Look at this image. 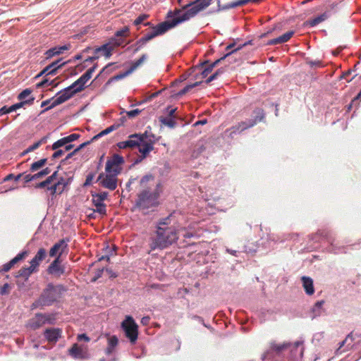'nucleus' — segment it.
I'll return each instance as SVG.
<instances>
[{
	"label": "nucleus",
	"mask_w": 361,
	"mask_h": 361,
	"mask_svg": "<svg viewBox=\"0 0 361 361\" xmlns=\"http://www.w3.org/2000/svg\"><path fill=\"white\" fill-rule=\"evenodd\" d=\"M353 340L354 338L353 337L352 333H350L346 336V338L343 341V343H346L348 349H350L352 348V343Z\"/></svg>",
	"instance_id": "a19ab883"
},
{
	"label": "nucleus",
	"mask_w": 361,
	"mask_h": 361,
	"mask_svg": "<svg viewBox=\"0 0 361 361\" xmlns=\"http://www.w3.org/2000/svg\"><path fill=\"white\" fill-rule=\"evenodd\" d=\"M148 18V15L142 14L139 16L134 21V24L135 25H138L141 24L145 20H146Z\"/></svg>",
	"instance_id": "79ce46f5"
},
{
	"label": "nucleus",
	"mask_w": 361,
	"mask_h": 361,
	"mask_svg": "<svg viewBox=\"0 0 361 361\" xmlns=\"http://www.w3.org/2000/svg\"><path fill=\"white\" fill-rule=\"evenodd\" d=\"M176 111V109H170V107H168L166 109V111L168 113V115L170 116V117H173V114L175 113V111Z\"/></svg>",
	"instance_id": "0e129e2a"
},
{
	"label": "nucleus",
	"mask_w": 361,
	"mask_h": 361,
	"mask_svg": "<svg viewBox=\"0 0 361 361\" xmlns=\"http://www.w3.org/2000/svg\"><path fill=\"white\" fill-rule=\"evenodd\" d=\"M89 144V141L87 142H85L81 145H80L76 149H75V150L73 151V152L69 154L67 157V158L68 157H71L72 156L73 154L75 153L76 152L79 151L80 149L83 148L85 146H86L87 145Z\"/></svg>",
	"instance_id": "864d4df0"
},
{
	"label": "nucleus",
	"mask_w": 361,
	"mask_h": 361,
	"mask_svg": "<svg viewBox=\"0 0 361 361\" xmlns=\"http://www.w3.org/2000/svg\"><path fill=\"white\" fill-rule=\"evenodd\" d=\"M61 59H59L52 62L36 75L35 78H37L44 75V78L36 83V88H48L50 87L48 90H51L52 88L59 85L60 82H56V79H51L49 76L56 75L58 69L66 63V62H61Z\"/></svg>",
	"instance_id": "20e7f679"
},
{
	"label": "nucleus",
	"mask_w": 361,
	"mask_h": 361,
	"mask_svg": "<svg viewBox=\"0 0 361 361\" xmlns=\"http://www.w3.org/2000/svg\"><path fill=\"white\" fill-rule=\"evenodd\" d=\"M113 47L109 44H104L102 47L95 49L94 56H92V60L94 58H99L100 56H104L105 59H108L111 55Z\"/></svg>",
	"instance_id": "6ab92c4d"
},
{
	"label": "nucleus",
	"mask_w": 361,
	"mask_h": 361,
	"mask_svg": "<svg viewBox=\"0 0 361 361\" xmlns=\"http://www.w3.org/2000/svg\"><path fill=\"white\" fill-rule=\"evenodd\" d=\"M54 318L49 314H37L33 318L30 319L27 326L32 329H37L45 324H52Z\"/></svg>",
	"instance_id": "ddd939ff"
},
{
	"label": "nucleus",
	"mask_w": 361,
	"mask_h": 361,
	"mask_svg": "<svg viewBox=\"0 0 361 361\" xmlns=\"http://www.w3.org/2000/svg\"><path fill=\"white\" fill-rule=\"evenodd\" d=\"M59 257L51 264L49 267V271L51 273H58L60 271V267L59 266Z\"/></svg>",
	"instance_id": "2f4dec72"
},
{
	"label": "nucleus",
	"mask_w": 361,
	"mask_h": 361,
	"mask_svg": "<svg viewBox=\"0 0 361 361\" xmlns=\"http://www.w3.org/2000/svg\"><path fill=\"white\" fill-rule=\"evenodd\" d=\"M59 54H60V51L58 50L57 47L49 49L45 53L46 59H50L54 56L59 55Z\"/></svg>",
	"instance_id": "473e14b6"
},
{
	"label": "nucleus",
	"mask_w": 361,
	"mask_h": 361,
	"mask_svg": "<svg viewBox=\"0 0 361 361\" xmlns=\"http://www.w3.org/2000/svg\"><path fill=\"white\" fill-rule=\"evenodd\" d=\"M26 255H27V252H20V253L18 254L13 259H12L9 262V263L11 264L12 267H13L14 264H16L20 260L23 259Z\"/></svg>",
	"instance_id": "c9c22d12"
},
{
	"label": "nucleus",
	"mask_w": 361,
	"mask_h": 361,
	"mask_svg": "<svg viewBox=\"0 0 361 361\" xmlns=\"http://www.w3.org/2000/svg\"><path fill=\"white\" fill-rule=\"evenodd\" d=\"M121 327L126 336L130 339L131 343H135L137 339L138 326L133 318L131 316H126V319L121 323Z\"/></svg>",
	"instance_id": "0eeeda50"
},
{
	"label": "nucleus",
	"mask_w": 361,
	"mask_h": 361,
	"mask_svg": "<svg viewBox=\"0 0 361 361\" xmlns=\"http://www.w3.org/2000/svg\"><path fill=\"white\" fill-rule=\"evenodd\" d=\"M24 179H25V182L28 183V182H30L31 180H34V177H33V175L26 174L24 176Z\"/></svg>",
	"instance_id": "e2e57ef3"
},
{
	"label": "nucleus",
	"mask_w": 361,
	"mask_h": 361,
	"mask_svg": "<svg viewBox=\"0 0 361 361\" xmlns=\"http://www.w3.org/2000/svg\"><path fill=\"white\" fill-rule=\"evenodd\" d=\"M61 288L48 285L39 298V302L42 305H49L55 301L59 296Z\"/></svg>",
	"instance_id": "6e6552de"
},
{
	"label": "nucleus",
	"mask_w": 361,
	"mask_h": 361,
	"mask_svg": "<svg viewBox=\"0 0 361 361\" xmlns=\"http://www.w3.org/2000/svg\"><path fill=\"white\" fill-rule=\"evenodd\" d=\"M103 271H104V268L99 269L97 271V272L96 273L95 276L93 279H92V281H96L97 279H99L101 276Z\"/></svg>",
	"instance_id": "052dcab7"
},
{
	"label": "nucleus",
	"mask_w": 361,
	"mask_h": 361,
	"mask_svg": "<svg viewBox=\"0 0 361 361\" xmlns=\"http://www.w3.org/2000/svg\"><path fill=\"white\" fill-rule=\"evenodd\" d=\"M159 121L164 126H166L171 128L176 126V122L172 118H168L163 116L159 118Z\"/></svg>",
	"instance_id": "c85d7f7f"
},
{
	"label": "nucleus",
	"mask_w": 361,
	"mask_h": 361,
	"mask_svg": "<svg viewBox=\"0 0 361 361\" xmlns=\"http://www.w3.org/2000/svg\"><path fill=\"white\" fill-rule=\"evenodd\" d=\"M153 180H154V177L152 175H146L141 179L140 184L143 188H145V183L150 182V181H153Z\"/></svg>",
	"instance_id": "ea45409f"
},
{
	"label": "nucleus",
	"mask_w": 361,
	"mask_h": 361,
	"mask_svg": "<svg viewBox=\"0 0 361 361\" xmlns=\"http://www.w3.org/2000/svg\"><path fill=\"white\" fill-rule=\"evenodd\" d=\"M118 146L121 149L138 147L141 158L144 159L153 149V141L147 133L133 134L130 136V140L119 142Z\"/></svg>",
	"instance_id": "7ed1b4c3"
},
{
	"label": "nucleus",
	"mask_w": 361,
	"mask_h": 361,
	"mask_svg": "<svg viewBox=\"0 0 361 361\" xmlns=\"http://www.w3.org/2000/svg\"><path fill=\"white\" fill-rule=\"evenodd\" d=\"M57 171H55L49 176L45 180L35 185L36 188H47L48 189L54 182V180L56 178Z\"/></svg>",
	"instance_id": "393cba45"
},
{
	"label": "nucleus",
	"mask_w": 361,
	"mask_h": 361,
	"mask_svg": "<svg viewBox=\"0 0 361 361\" xmlns=\"http://www.w3.org/2000/svg\"><path fill=\"white\" fill-rule=\"evenodd\" d=\"M97 181L102 187L111 190H114L117 188L118 178L116 176L111 173H102L99 176Z\"/></svg>",
	"instance_id": "4468645a"
},
{
	"label": "nucleus",
	"mask_w": 361,
	"mask_h": 361,
	"mask_svg": "<svg viewBox=\"0 0 361 361\" xmlns=\"http://www.w3.org/2000/svg\"><path fill=\"white\" fill-rule=\"evenodd\" d=\"M8 288H9L8 284V283L4 284L1 288V294H2V295L7 294L8 293Z\"/></svg>",
	"instance_id": "4d7b16f0"
},
{
	"label": "nucleus",
	"mask_w": 361,
	"mask_h": 361,
	"mask_svg": "<svg viewBox=\"0 0 361 361\" xmlns=\"http://www.w3.org/2000/svg\"><path fill=\"white\" fill-rule=\"evenodd\" d=\"M59 54H60V51L58 50L57 47L49 49L45 53L46 59H50L54 56L59 55Z\"/></svg>",
	"instance_id": "72a5a7b5"
},
{
	"label": "nucleus",
	"mask_w": 361,
	"mask_h": 361,
	"mask_svg": "<svg viewBox=\"0 0 361 361\" xmlns=\"http://www.w3.org/2000/svg\"><path fill=\"white\" fill-rule=\"evenodd\" d=\"M90 184V174L87 175L86 177L85 182L83 184V186H87Z\"/></svg>",
	"instance_id": "774afa93"
},
{
	"label": "nucleus",
	"mask_w": 361,
	"mask_h": 361,
	"mask_svg": "<svg viewBox=\"0 0 361 361\" xmlns=\"http://www.w3.org/2000/svg\"><path fill=\"white\" fill-rule=\"evenodd\" d=\"M79 137V135L76 133L71 134L68 136L64 137L66 141L67 142L68 145H70L69 143L75 140Z\"/></svg>",
	"instance_id": "a18cd8bd"
},
{
	"label": "nucleus",
	"mask_w": 361,
	"mask_h": 361,
	"mask_svg": "<svg viewBox=\"0 0 361 361\" xmlns=\"http://www.w3.org/2000/svg\"><path fill=\"white\" fill-rule=\"evenodd\" d=\"M149 317H142V320H141V323L143 324V325H147L149 322Z\"/></svg>",
	"instance_id": "69168bd1"
},
{
	"label": "nucleus",
	"mask_w": 361,
	"mask_h": 361,
	"mask_svg": "<svg viewBox=\"0 0 361 361\" xmlns=\"http://www.w3.org/2000/svg\"><path fill=\"white\" fill-rule=\"evenodd\" d=\"M26 255H27V252H20V253L18 254L13 259H12L9 262V263L11 264L12 267H13L14 264H16L20 260L23 259Z\"/></svg>",
	"instance_id": "e433bc0d"
},
{
	"label": "nucleus",
	"mask_w": 361,
	"mask_h": 361,
	"mask_svg": "<svg viewBox=\"0 0 361 361\" xmlns=\"http://www.w3.org/2000/svg\"><path fill=\"white\" fill-rule=\"evenodd\" d=\"M23 105H24L23 102H19V103L15 104L11 106H9L10 107V111H11V112L15 111L17 109L21 108Z\"/></svg>",
	"instance_id": "8fccbe9b"
},
{
	"label": "nucleus",
	"mask_w": 361,
	"mask_h": 361,
	"mask_svg": "<svg viewBox=\"0 0 361 361\" xmlns=\"http://www.w3.org/2000/svg\"><path fill=\"white\" fill-rule=\"evenodd\" d=\"M46 137H43L40 140H39L38 142L34 143L33 145H32L31 146H30L25 151H24L23 152V155L28 153V152H32L34 150H35L36 149H37L40 145H42V144L45 143L46 142Z\"/></svg>",
	"instance_id": "cd10ccee"
},
{
	"label": "nucleus",
	"mask_w": 361,
	"mask_h": 361,
	"mask_svg": "<svg viewBox=\"0 0 361 361\" xmlns=\"http://www.w3.org/2000/svg\"><path fill=\"white\" fill-rule=\"evenodd\" d=\"M70 178H59L57 175L54 183L48 188V190L51 191V195L61 194L70 183Z\"/></svg>",
	"instance_id": "f3484780"
},
{
	"label": "nucleus",
	"mask_w": 361,
	"mask_h": 361,
	"mask_svg": "<svg viewBox=\"0 0 361 361\" xmlns=\"http://www.w3.org/2000/svg\"><path fill=\"white\" fill-rule=\"evenodd\" d=\"M31 92H21L18 98L23 104H30L34 100V97L30 94Z\"/></svg>",
	"instance_id": "bb28decb"
},
{
	"label": "nucleus",
	"mask_w": 361,
	"mask_h": 361,
	"mask_svg": "<svg viewBox=\"0 0 361 361\" xmlns=\"http://www.w3.org/2000/svg\"><path fill=\"white\" fill-rule=\"evenodd\" d=\"M56 152L53 154L52 155V157L54 159H57V158H59L61 157L63 154L64 152H66L65 151V149H57L56 150H55Z\"/></svg>",
	"instance_id": "de8ad7c7"
},
{
	"label": "nucleus",
	"mask_w": 361,
	"mask_h": 361,
	"mask_svg": "<svg viewBox=\"0 0 361 361\" xmlns=\"http://www.w3.org/2000/svg\"><path fill=\"white\" fill-rule=\"evenodd\" d=\"M288 346V344L284 343L282 345L272 344L271 348L277 352H280L281 350L286 348Z\"/></svg>",
	"instance_id": "37998d69"
},
{
	"label": "nucleus",
	"mask_w": 361,
	"mask_h": 361,
	"mask_svg": "<svg viewBox=\"0 0 361 361\" xmlns=\"http://www.w3.org/2000/svg\"><path fill=\"white\" fill-rule=\"evenodd\" d=\"M108 192H101L96 195L92 194V202L95 208L92 207V215L97 213L99 216L104 214L106 212V205L103 203V201L106 199ZM93 216H92V218Z\"/></svg>",
	"instance_id": "9d476101"
},
{
	"label": "nucleus",
	"mask_w": 361,
	"mask_h": 361,
	"mask_svg": "<svg viewBox=\"0 0 361 361\" xmlns=\"http://www.w3.org/2000/svg\"><path fill=\"white\" fill-rule=\"evenodd\" d=\"M213 0H194L183 6L181 8L169 11L167 18L171 20H166L152 27V30L142 37L137 43L142 46L157 36L161 35L177 25L188 21L195 17L200 11L207 8Z\"/></svg>",
	"instance_id": "f257e3e1"
},
{
	"label": "nucleus",
	"mask_w": 361,
	"mask_h": 361,
	"mask_svg": "<svg viewBox=\"0 0 361 361\" xmlns=\"http://www.w3.org/2000/svg\"><path fill=\"white\" fill-rule=\"evenodd\" d=\"M261 1L262 0H237L235 1L231 2V3H228V4H226V5H224L222 6V9L223 10H227V9L234 8H236V7L245 6V5L247 4L250 2L257 3V2H259Z\"/></svg>",
	"instance_id": "4be33fe9"
},
{
	"label": "nucleus",
	"mask_w": 361,
	"mask_h": 361,
	"mask_svg": "<svg viewBox=\"0 0 361 361\" xmlns=\"http://www.w3.org/2000/svg\"><path fill=\"white\" fill-rule=\"evenodd\" d=\"M128 28L127 27H125L124 29L123 30H118L116 32V35L117 37H123V36H126L127 35V33L128 32Z\"/></svg>",
	"instance_id": "09e8293b"
},
{
	"label": "nucleus",
	"mask_w": 361,
	"mask_h": 361,
	"mask_svg": "<svg viewBox=\"0 0 361 361\" xmlns=\"http://www.w3.org/2000/svg\"><path fill=\"white\" fill-rule=\"evenodd\" d=\"M178 238L176 231L172 228L159 227L157 237L151 245L152 249L162 250L171 245Z\"/></svg>",
	"instance_id": "39448f33"
},
{
	"label": "nucleus",
	"mask_w": 361,
	"mask_h": 361,
	"mask_svg": "<svg viewBox=\"0 0 361 361\" xmlns=\"http://www.w3.org/2000/svg\"><path fill=\"white\" fill-rule=\"evenodd\" d=\"M329 17V12H324L322 14L315 17L314 18L310 19L306 22L307 25L310 27H314L317 25L325 21Z\"/></svg>",
	"instance_id": "5701e85b"
},
{
	"label": "nucleus",
	"mask_w": 361,
	"mask_h": 361,
	"mask_svg": "<svg viewBox=\"0 0 361 361\" xmlns=\"http://www.w3.org/2000/svg\"><path fill=\"white\" fill-rule=\"evenodd\" d=\"M141 112V110L136 109L134 110H131L129 111H126V114L129 118H134L137 116Z\"/></svg>",
	"instance_id": "49530a36"
},
{
	"label": "nucleus",
	"mask_w": 361,
	"mask_h": 361,
	"mask_svg": "<svg viewBox=\"0 0 361 361\" xmlns=\"http://www.w3.org/2000/svg\"><path fill=\"white\" fill-rule=\"evenodd\" d=\"M157 196L147 190H144L138 195L137 205L142 209L149 208L156 204Z\"/></svg>",
	"instance_id": "9b49d317"
},
{
	"label": "nucleus",
	"mask_w": 361,
	"mask_h": 361,
	"mask_svg": "<svg viewBox=\"0 0 361 361\" xmlns=\"http://www.w3.org/2000/svg\"><path fill=\"white\" fill-rule=\"evenodd\" d=\"M47 162V159H42L37 161L34 162L30 167L32 171H36L42 168Z\"/></svg>",
	"instance_id": "c756f323"
},
{
	"label": "nucleus",
	"mask_w": 361,
	"mask_h": 361,
	"mask_svg": "<svg viewBox=\"0 0 361 361\" xmlns=\"http://www.w3.org/2000/svg\"><path fill=\"white\" fill-rule=\"evenodd\" d=\"M281 44L279 37L272 39L268 41L267 43V45H275V44Z\"/></svg>",
	"instance_id": "5fc2aeb1"
},
{
	"label": "nucleus",
	"mask_w": 361,
	"mask_h": 361,
	"mask_svg": "<svg viewBox=\"0 0 361 361\" xmlns=\"http://www.w3.org/2000/svg\"><path fill=\"white\" fill-rule=\"evenodd\" d=\"M114 129H115L114 126H111L107 128L106 129L102 130V132H100L99 133H98L97 135H96L93 137H92V141L94 140L98 139L99 137H101L102 135L109 133L110 132L113 131Z\"/></svg>",
	"instance_id": "58836bf2"
},
{
	"label": "nucleus",
	"mask_w": 361,
	"mask_h": 361,
	"mask_svg": "<svg viewBox=\"0 0 361 361\" xmlns=\"http://www.w3.org/2000/svg\"><path fill=\"white\" fill-rule=\"evenodd\" d=\"M58 50L60 51V54H63L65 51L68 50L71 48L70 44H65L61 47H57Z\"/></svg>",
	"instance_id": "6e6d98bb"
},
{
	"label": "nucleus",
	"mask_w": 361,
	"mask_h": 361,
	"mask_svg": "<svg viewBox=\"0 0 361 361\" xmlns=\"http://www.w3.org/2000/svg\"><path fill=\"white\" fill-rule=\"evenodd\" d=\"M11 112V111H10V107H7V106H3L2 108L0 109V115H4V114H8Z\"/></svg>",
	"instance_id": "13d9d810"
},
{
	"label": "nucleus",
	"mask_w": 361,
	"mask_h": 361,
	"mask_svg": "<svg viewBox=\"0 0 361 361\" xmlns=\"http://www.w3.org/2000/svg\"><path fill=\"white\" fill-rule=\"evenodd\" d=\"M51 170L49 168H46L39 171L38 173L33 175L34 180L40 179L44 177L45 176L50 173Z\"/></svg>",
	"instance_id": "f704fd0d"
},
{
	"label": "nucleus",
	"mask_w": 361,
	"mask_h": 361,
	"mask_svg": "<svg viewBox=\"0 0 361 361\" xmlns=\"http://www.w3.org/2000/svg\"><path fill=\"white\" fill-rule=\"evenodd\" d=\"M89 340H90L89 337L85 334H79L78 336V341L79 343H80V342H81L82 341L88 342Z\"/></svg>",
	"instance_id": "603ef678"
},
{
	"label": "nucleus",
	"mask_w": 361,
	"mask_h": 361,
	"mask_svg": "<svg viewBox=\"0 0 361 361\" xmlns=\"http://www.w3.org/2000/svg\"><path fill=\"white\" fill-rule=\"evenodd\" d=\"M123 163L124 159L121 156L114 154L106 164V173L117 176L121 172V166Z\"/></svg>",
	"instance_id": "1a4fd4ad"
},
{
	"label": "nucleus",
	"mask_w": 361,
	"mask_h": 361,
	"mask_svg": "<svg viewBox=\"0 0 361 361\" xmlns=\"http://www.w3.org/2000/svg\"><path fill=\"white\" fill-rule=\"evenodd\" d=\"M68 354L74 359L83 360L88 356V347L79 343H75L69 350Z\"/></svg>",
	"instance_id": "2eb2a0df"
},
{
	"label": "nucleus",
	"mask_w": 361,
	"mask_h": 361,
	"mask_svg": "<svg viewBox=\"0 0 361 361\" xmlns=\"http://www.w3.org/2000/svg\"><path fill=\"white\" fill-rule=\"evenodd\" d=\"M76 92H63L62 94H57L54 97L51 98V99L46 100L42 102L41 106L47 107L45 108V110L50 109L56 105L61 104L66 102V100L69 99L73 96V94Z\"/></svg>",
	"instance_id": "f8f14e48"
},
{
	"label": "nucleus",
	"mask_w": 361,
	"mask_h": 361,
	"mask_svg": "<svg viewBox=\"0 0 361 361\" xmlns=\"http://www.w3.org/2000/svg\"><path fill=\"white\" fill-rule=\"evenodd\" d=\"M66 246L67 244L64 240H60L51 248L49 251L50 256L54 257L57 255L60 256L64 252Z\"/></svg>",
	"instance_id": "412c9836"
},
{
	"label": "nucleus",
	"mask_w": 361,
	"mask_h": 361,
	"mask_svg": "<svg viewBox=\"0 0 361 361\" xmlns=\"http://www.w3.org/2000/svg\"><path fill=\"white\" fill-rule=\"evenodd\" d=\"M295 32L293 30L288 31L283 35L279 36L280 41L281 44L287 42L290 40V39L293 36Z\"/></svg>",
	"instance_id": "7c9ffc66"
},
{
	"label": "nucleus",
	"mask_w": 361,
	"mask_h": 361,
	"mask_svg": "<svg viewBox=\"0 0 361 361\" xmlns=\"http://www.w3.org/2000/svg\"><path fill=\"white\" fill-rule=\"evenodd\" d=\"M241 47H238L237 49L232 50L225 54L223 57L216 60L213 63L208 64V62L206 61L202 64L200 68H199V73H197V75L202 80L206 79L204 82L206 83H209L211 81L217 78V77L224 73V69L220 68L215 71L214 73H212L213 68L219 64L221 61L224 60L226 58L229 57L232 54L236 52L238 50L240 49ZM203 82V80H199L194 82H187L184 84V86L181 88L180 90H190L197 86L198 85Z\"/></svg>",
	"instance_id": "f03ea898"
},
{
	"label": "nucleus",
	"mask_w": 361,
	"mask_h": 361,
	"mask_svg": "<svg viewBox=\"0 0 361 361\" xmlns=\"http://www.w3.org/2000/svg\"><path fill=\"white\" fill-rule=\"evenodd\" d=\"M302 286L307 295H312L314 292L313 281L311 278L307 276L302 277Z\"/></svg>",
	"instance_id": "b1692460"
},
{
	"label": "nucleus",
	"mask_w": 361,
	"mask_h": 361,
	"mask_svg": "<svg viewBox=\"0 0 361 361\" xmlns=\"http://www.w3.org/2000/svg\"><path fill=\"white\" fill-rule=\"evenodd\" d=\"M307 63L311 67H322V62L320 61H309Z\"/></svg>",
	"instance_id": "3c124183"
},
{
	"label": "nucleus",
	"mask_w": 361,
	"mask_h": 361,
	"mask_svg": "<svg viewBox=\"0 0 361 361\" xmlns=\"http://www.w3.org/2000/svg\"><path fill=\"white\" fill-rule=\"evenodd\" d=\"M118 343V338L116 336H111L109 339V348H107V353H111L112 351V348L115 347Z\"/></svg>",
	"instance_id": "4c0bfd02"
},
{
	"label": "nucleus",
	"mask_w": 361,
	"mask_h": 361,
	"mask_svg": "<svg viewBox=\"0 0 361 361\" xmlns=\"http://www.w3.org/2000/svg\"><path fill=\"white\" fill-rule=\"evenodd\" d=\"M62 147H64L65 151H69L72 149L73 145H68L67 142L66 141L65 138L63 137L56 142H55L52 145V149L56 150L59 148H61Z\"/></svg>",
	"instance_id": "a878e982"
},
{
	"label": "nucleus",
	"mask_w": 361,
	"mask_h": 361,
	"mask_svg": "<svg viewBox=\"0 0 361 361\" xmlns=\"http://www.w3.org/2000/svg\"><path fill=\"white\" fill-rule=\"evenodd\" d=\"M146 59V55L143 54L139 59L133 62L130 66V68L124 72L123 73L118 74L114 78L111 79V81L113 80H118L120 79H122L125 78L126 76L128 75L131 73H133L137 67H139ZM108 82H110V80H109Z\"/></svg>",
	"instance_id": "a211bd4d"
},
{
	"label": "nucleus",
	"mask_w": 361,
	"mask_h": 361,
	"mask_svg": "<svg viewBox=\"0 0 361 361\" xmlns=\"http://www.w3.org/2000/svg\"><path fill=\"white\" fill-rule=\"evenodd\" d=\"M47 256L46 250L40 248L34 258L30 261V265L28 267H23L18 271V276L27 279L32 273L37 271V267Z\"/></svg>",
	"instance_id": "423d86ee"
},
{
	"label": "nucleus",
	"mask_w": 361,
	"mask_h": 361,
	"mask_svg": "<svg viewBox=\"0 0 361 361\" xmlns=\"http://www.w3.org/2000/svg\"><path fill=\"white\" fill-rule=\"evenodd\" d=\"M171 170V166L169 163L166 162L163 165V168L161 169V174L162 176L166 175L169 173Z\"/></svg>",
	"instance_id": "c03bdc74"
},
{
	"label": "nucleus",
	"mask_w": 361,
	"mask_h": 361,
	"mask_svg": "<svg viewBox=\"0 0 361 361\" xmlns=\"http://www.w3.org/2000/svg\"><path fill=\"white\" fill-rule=\"evenodd\" d=\"M352 70H348L346 72L343 73L341 76V78L347 79V78L350 75Z\"/></svg>",
	"instance_id": "338daca9"
},
{
	"label": "nucleus",
	"mask_w": 361,
	"mask_h": 361,
	"mask_svg": "<svg viewBox=\"0 0 361 361\" xmlns=\"http://www.w3.org/2000/svg\"><path fill=\"white\" fill-rule=\"evenodd\" d=\"M90 78V68L87 69L85 73L71 85L68 87H62L60 90H83L85 83Z\"/></svg>",
	"instance_id": "dca6fc26"
},
{
	"label": "nucleus",
	"mask_w": 361,
	"mask_h": 361,
	"mask_svg": "<svg viewBox=\"0 0 361 361\" xmlns=\"http://www.w3.org/2000/svg\"><path fill=\"white\" fill-rule=\"evenodd\" d=\"M61 334V329L55 328L47 329L44 334L46 339L51 343H56L59 338H60Z\"/></svg>",
	"instance_id": "aec40b11"
},
{
	"label": "nucleus",
	"mask_w": 361,
	"mask_h": 361,
	"mask_svg": "<svg viewBox=\"0 0 361 361\" xmlns=\"http://www.w3.org/2000/svg\"><path fill=\"white\" fill-rule=\"evenodd\" d=\"M252 124L250 125H245V123L239 124L238 126H236L233 127L235 130H239L240 128H242V130H245L250 126H252Z\"/></svg>",
	"instance_id": "bf43d9fd"
},
{
	"label": "nucleus",
	"mask_w": 361,
	"mask_h": 361,
	"mask_svg": "<svg viewBox=\"0 0 361 361\" xmlns=\"http://www.w3.org/2000/svg\"><path fill=\"white\" fill-rule=\"evenodd\" d=\"M13 267L11 266V264L8 262L6 264H5L4 266H3V268H2V271H9Z\"/></svg>",
	"instance_id": "680f3d73"
}]
</instances>
